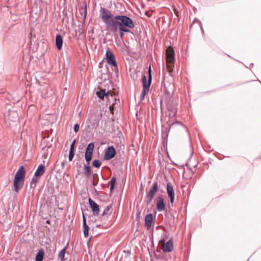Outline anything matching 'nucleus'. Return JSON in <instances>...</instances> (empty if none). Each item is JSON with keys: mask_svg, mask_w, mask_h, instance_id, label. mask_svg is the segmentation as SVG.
Returning a JSON list of instances; mask_svg holds the SVG:
<instances>
[{"mask_svg": "<svg viewBox=\"0 0 261 261\" xmlns=\"http://www.w3.org/2000/svg\"><path fill=\"white\" fill-rule=\"evenodd\" d=\"M99 17L106 24L107 30L113 33L116 32L118 29L122 32H129L126 27L132 29L135 27L129 17L125 15H114L110 10L105 8H100Z\"/></svg>", "mask_w": 261, "mask_h": 261, "instance_id": "obj_1", "label": "nucleus"}, {"mask_svg": "<svg viewBox=\"0 0 261 261\" xmlns=\"http://www.w3.org/2000/svg\"><path fill=\"white\" fill-rule=\"evenodd\" d=\"M166 60L168 71H173L175 62V54L173 48L169 47L166 50Z\"/></svg>", "mask_w": 261, "mask_h": 261, "instance_id": "obj_2", "label": "nucleus"}, {"mask_svg": "<svg viewBox=\"0 0 261 261\" xmlns=\"http://www.w3.org/2000/svg\"><path fill=\"white\" fill-rule=\"evenodd\" d=\"M151 67L149 66L148 69L149 77L148 82L147 81L146 76L145 75H143L142 77L143 90L141 94V99L142 100H143L144 98L145 95L147 94L149 92V87L151 82Z\"/></svg>", "mask_w": 261, "mask_h": 261, "instance_id": "obj_3", "label": "nucleus"}, {"mask_svg": "<svg viewBox=\"0 0 261 261\" xmlns=\"http://www.w3.org/2000/svg\"><path fill=\"white\" fill-rule=\"evenodd\" d=\"M106 59L108 64L112 65V69L114 71L117 70V65L115 59V56L113 51L108 49L106 54Z\"/></svg>", "mask_w": 261, "mask_h": 261, "instance_id": "obj_4", "label": "nucleus"}, {"mask_svg": "<svg viewBox=\"0 0 261 261\" xmlns=\"http://www.w3.org/2000/svg\"><path fill=\"white\" fill-rule=\"evenodd\" d=\"M158 190V184L157 181H155L153 183L149 191L146 194V201H147V204L150 203L152 201Z\"/></svg>", "mask_w": 261, "mask_h": 261, "instance_id": "obj_5", "label": "nucleus"}, {"mask_svg": "<svg viewBox=\"0 0 261 261\" xmlns=\"http://www.w3.org/2000/svg\"><path fill=\"white\" fill-rule=\"evenodd\" d=\"M99 121L98 117L94 114H92L88 117L87 121L88 128L89 129L96 128L99 125Z\"/></svg>", "mask_w": 261, "mask_h": 261, "instance_id": "obj_6", "label": "nucleus"}, {"mask_svg": "<svg viewBox=\"0 0 261 261\" xmlns=\"http://www.w3.org/2000/svg\"><path fill=\"white\" fill-rule=\"evenodd\" d=\"M5 118L6 122H16L18 121L19 117L18 113L15 111H9L5 115Z\"/></svg>", "mask_w": 261, "mask_h": 261, "instance_id": "obj_7", "label": "nucleus"}, {"mask_svg": "<svg viewBox=\"0 0 261 261\" xmlns=\"http://www.w3.org/2000/svg\"><path fill=\"white\" fill-rule=\"evenodd\" d=\"M116 154V150L113 146H109L106 150L104 159L106 160H110L113 158Z\"/></svg>", "mask_w": 261, "mask_h": 261, "instance_id": "obj_8", "label": "nucleus"}, {"mask_svg": "<svg viewBox=\"0 0 261 261\" xmlns=\"http://www.w3.org/2000/svg\"><path fill=\"white\" fill-rule=\"evenodd\" d=\"M162 243V249L165 252H171L173 248V242L171 239L169 240L166 243L164 240L161 241Z\"/></svg>", "mask_w": 261, "mask_h": 261, "instance_id": "obj_9", "label": "nucleus"}, {"mask_svg": "<svg viewBox=\"0 0 261 261\" xmlns=\"http://www.w3.org/2000/svg\"><path fill=\"white\" fill-rule=\"evenodd\" d=\"M167 192L170 199V202L173 204L174 200L175 193L173 186L170 182L168 183L167 185Z\"/></svg>", "mask_w": 261, "mask_h": 261, "instance_id": "obj_10", "label": "nucleus"}, {"mask_svg": "<svg viewBox=\"0 0 261 261\" xmlns=\"http://www.w3.org/2000/svg\"><path fill=\"white\" fill-rule=\"evenodd\" d=\"M89 204L92 209V211L94 215H98L99 214V209L98 205L91 198L88 199Z\"/></svg>", "mask_w": 261, "mask_h": 261, "instance_id": "obj_11", "label": "nucleus"}, {"mask_svg": "<svg viewBox=\"0 0 261 261\" xmlns=\"http://www.w3.org/2000/svg\"><path fill=\"white\" fill-rule=\"evenodd\" d=\"M156 208L159 212H162L165 209L164 199L161 196L158 197L156 199Z\"/></svg>", "mask_w": 261, "mask_h": 261, "instance_id": "obj_12", "label": "nucleus"}, {"mask_svg": "<svg viewBox=\"0 0 261 261\" xmlns=\"http://www.w3.org/2000/svg\"><path fill=\"white\" fill-rule=\"evenodd\" d=\"M24 179L14 178V186L15 191L17 192L23 186Z\"/></svg>", "mask_w": 261, "mask_h": 261, "instance_id": "obj_13", "label": "nucleus"}, {"mask_svg": "<svg viewBox=\"0 0 261 261\" xmlns=\"http://www.w3.org/2000/svg\"><path fill=\"white\" fill-rule=\"evenodd\" d=\"M25 175V174L24 168L23 166H21L19 168L18 170L16 172L14 178L24 180Z\"/></svg>", "mask_w": 261, "mask_h": 261, "instance_id": "obj_14", "label": "nucleus"}, {"mask_svg": "<svg viewBox=\"0 0 261 261\" xmlns=\"http://www.w3.org/2000/svg\"><path fill=\"white\" fill-rule=\"evenodd\" d=\"M153 220L152 214L150 213L147 214L145 217V225L147 229H149L151 226Z\"/></svg>", "mask_w": 261, "mask_h": 261, "instance_id": "obj_15", "label": "nucleus"}, {"mask_svg": "<svg viewBox=\"0 0 261 261\" xmlns=\"http://www.w3.org/2000/svg\"><path fill=\"white\" fill-rule=\"evenodd\" d=\"M45 172V167L42 164H40L35 172V176H40Z\"/></svg>", "mask_w": 261, "mask_h": 261, "instance_id": "obj_16", "label": "nucleus"}, {"mask_svg": "<svg viewBox=\"0 0 261 261\" xmlns=\"http://www.w3.org/2000/svg\"><path fill=\"white\" fill-rule=\"evenodd\" d=\"M63 39L61 35H57L56 38V45L57 48L60 50L62 47Z\"/></svg>", "mask_w": 261, "mask_h": 261, "instance_id": "obj_17", "label": "nucleus"}, {"mask_svg": "<svg viewBox=\"0 0 261 261\" xmlns=\"http://www.w3.org/2000/svg\"><path fill=\"white\" fill-rule=\"evenodd\" d=\"M83 228H84L83 232H84V236L86 237L88 236L89 227L86 224V218H85L84 214H83Z\"/></svg>", "mask_w": 261, "mask_h": 261, "instance_id": "obj_18", "label": "nucleus"}, {"mask_svg": "<svg viewBox=\"0 0 261 261\" xmlns=\"http://www.w3.org/2000/svg\"><path fill=\"white\" fill-rule=\"evenodd\" d=\"M90 163H87L84 165L85 175L87 177H89L91 174V168L89 166Z\"/></svg>", "mask_w": 261, "mask_h": 261, "instance_id": "obj_19", "label": "nucleus"}, {"mask_svg": "<svg viewBox=\"0 0 261 261\" xmlns=\"http://www.w3.org/2000/svg\"><path fill=\"white\" fill-rule=\"evenodd\" d=\"M44 253L43 251L39 250L36 255L35 261H42L43 259Z\"/></svg>", "mask_w": 261, "mask_h": 261, "instance_id": "obj_20", "label": "nucleus"}, {"mask_svg": "<svg viewBox=\"0 0 261 261\" xmlns=\"http://www.w3.org/2000/svg\"><path fill=\"white\" fill-rule=\"evenodd\" d=\"M97 95L100 98H103L105 96H108V94L105 89H101L97 93Z\"/></svg>", "mask_w": 261, "mask_h": 261, "instance_id": "obj_21", "label": "nucleus"}, {"mask_svg": "<svg viewBox=\"0 0 261 261\" xmlns=\"http://www.w3.org/2000/svg\"><path fill=\"white\" fill-rule=\"evenodd\" d=\"M92 154H93V152L85 151V160L87 162V163H90V161L92 159Z\"/></svg>", "mask_w": 261, "mask_h": 261, "instance_id": "obj_22", "label": "nucleus"}, {"mask_svg": "<svg viewBox=\"0 0 261 261\" xmlns=\"http://www.w3.org/2000/svg\"><path fill=\"white\" fill-rule=\"evenodd\" d=\"M94 147V144L93 143H90L87 146L86 149V152H93Z\"/></svg>", "mask_w": 261, "mask_h": 261, "instance_id": "obj_23", "label": "nucleus"}, {"mask_svg": "<svg viewBox=\"0 0 261 261\" xmlns=\"http://www.w3.org/2000/svg\"><path fill=\"white\" fill-rule=\"evenodd\" d=\"M116 179L115 177H113L111 178V179L109 182V184L110 185V190L112 191L115 186V184L116 183Z\"/></svg>", "mask_w": 261, "mask_h": 261, "instance_id": "obj_24", "label": "nucleus"}, {"mask_svg": "<svg viewBox=\"0 0 261 261\" xmlns=\"http://www.w3.org/2000/svg\"><path fill=\"white\" fill-rule=\"evenodd\" d=\"M37 177V176H35V175L33 177V178L31 181V182H30L31 188H34L35 187V186L36 185V183L38 181Z\"/></svg>", "mask_w": 261, "mask_h": 261, "instance_id": "obj_25", "label": "nucleus"}, {"mask_svg": "<svg viewBox=\"0 0 261 261\" xmlns=\"http://www.w3.org/2000/svg\"><path fill=\"white\" fill-rule=\"evenodd\" d=\"M66 248H63L61 251H60L58 254V258L60 259L63 260V258L65 254Z\"/></svg>", "mask_w": 261, "mask_h": 261, "instance_id": "obj_26", "label": "nucleus"}, {"mask_svg": "<svg viewBox=\"0 0 261 261\" xmlns=\"http://www.w3.org/2000/svg\"><path fill=\"white\" fill-rule=\"evenodd\" d=\"M92 164L94 167L98 168L101 166V163L98 160H95L93 161Z\"/></svg>", "mask_w": 261, "mask_h": 261, "instance_id": "obj_27", "label": "nucleus"}, {"mask_svg": "<svg viewBox=\"0 0 261 261\" xmlns=\"http://www.w3.org/2000/svg\"><path fill=\"white\" fill-rule=\"evenodd\" d=\"M74 151L70 150L69 151V161H71L74 157Z\"/></svg>", "mask_w": 261, "mask_h": 261, "instance_id": "obj_28", "label": "nucleus"}, {"mask_svg": "<svg viewBox=\"0 0 261 261\" xmlns=\"http://www.w3.org/2000/svg\"><path fill=\"white\" fill-rule=\"evenodd\" d=\"M110 208H111V206H107L105 208L104 211L103 212V213L102 214V215L103 216V215H107L108 214L109 211L110 210Z\"/></svg>", "mask_w": 261, "mask_h": 261, "instance_id": "obj_29", "label": "nucleus"}, {"mask_svg": "<svg viewBox=\"0 0 261 261\" xmlns=\"http://www.w3.org/2000/svg\"><path fill=\"white\" fill-rule=\"evenodd\" d=\"M75 142H76L75 140H74L72 141V142L70 145V150L74 151V145H75Z\"/></svg>", "mask_w": 261, "mask_h": 261, "instance_id": "obj_30", "label": "nucleus"}, {"mask_svg": "<svg viewBox=\"0 0 261 261\" xmlns=\"http://www.w3.org/2000/svg\"><path fill=\"white\" fill-rule=\"evenodd\" d=\"M79 129H80V125L77 123L75 124L74 126V131L75 133H77L79 130Z\"/></svg>", "mask_w": 261, "mask_h": 261, "instance_id": "obj_31", "label": "nucleus"}, {"mask_svg": "<svg viewBox=\"0 0 261 261\" xmlns=\"http://www.w3.org/2000/svg\"><path fill=\"white\" fill-rule=\"evenodd\" d=\"M256 159H261V152L258 153V156L256 158Z\"/></svg>", "mask_w": 261, "mask_h": 261, "instance_id": "obj_32", "label": "nucleus"}, {"mask_svg": "<svg viewBox=\"0 0 261 261\" xmlns=\"http://www.w3.org/2000/svg\"><path fill=\"white\" fill-rule=\"evenodd\" d=\"M123 32H124L121 31L120 33V36L121 38H122L124 35Z\"/></svg>", "mask_w": 261, "mask_h": 261, "instance_id": "obj_33", "label": "nucleus"}, {"mask_svg": "<svg viewBox=\"0 0 261 261\" xmlns=\"http://www.w3.org/2000/svg\"><path fill=\"white\" fill-rule=\"evenodd\" d=\"M65 165V163L63 162H62V163L61 166H62V167H64Z\"/></svg>", "mask_w": 261, "mask_h": 261, "instance_id": "obj_34", "label": "nucleus"}, {"mask_svg": "<svg viewBox=\"0 0 261 261\" xmlns=\"http://www.w3.org/2000/svg\"><path fill=\"white\" fill-rule=\"evenodd\" d=\"M97 184V182H95L94 181H93V186H96Z\"/></svg>", "mask_w": 261, "mask_h": 261, "instance_id": "obj_35", "label": "nucleus"}, {"mask_svg": "<svg viewBox=\"0 0 261 261\" xmlns=\"http://www.w3.org/2000/svg\"><path fill=\"white\" fill-rule=\"evenodd\" d=\"M95 175H97V174H93V178H94V177H95Z\"/></svg>", "mask_w": 261, "mask_h": 261, "instance_id": "obj_36", "label": "nucleus"}]
</instances>
